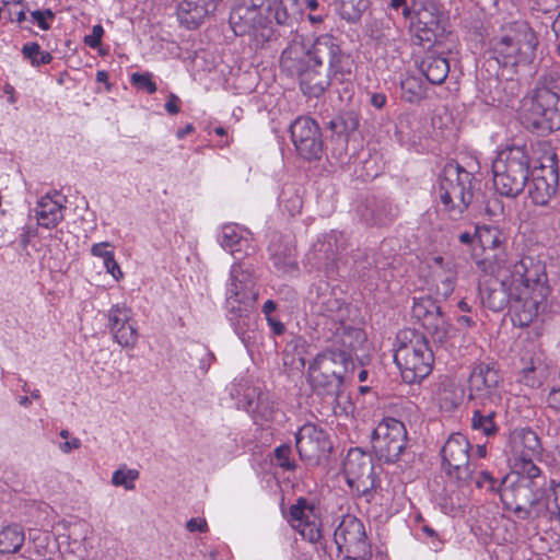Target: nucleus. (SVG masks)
<instances>
[{
	"label": "nucleus",
	"instance_id": "6e6d98bb",
	"mask_svg": "<svg viewBox=\"0 0 560 560\" xmlns=\"http://www.w3.org/2000/svg\"><path fill=\"white\" fill-rule=\"evenodd\" d=\"M109 246L110 244L108 242L93 244L91 247V254L95 257L103 258V261H105L106 257L112 256L114 254V252L106 249Z\"/></svg>",
	"mask_w": 560,
	"mask_h": 560
},
{
	"label": "nucleus",
	"instance_id": "cd10ccee",
	"mask_svg": "<svg viewBox=\"0 0 560 560\" xmlns=\"http://www.w3.org/2000/svg\"><path fill=\"white\" fill-rule=\"evenodd\" d=\"M220 0H183L177 9L180 24L189 30L197 28L203 20L217 10Z\"/></svg>",
	"mask_w": 560,
	"mask_h": 560
},
{
	"label": "nucleus",
	"instance_id": "4468645a",
	"mask_svg": "<svg viewBox=\"0 0 560 560\" xmlns=\"http://www.w3.org/2000/svg\"><path fill=\"white\" fill-rule=\"evenodd\" d=\"M372 457L360 448H351L343 462L348 486L359 495H366L375 486Z\"/></svg>",
	"mask_w": 560,
	"mask_h": 560
},
{
	"label": "nucleus",
	"instance_id": "69168bd1",
	"mask_svg": "<svg viewBox=\"0 0 560 560\" xmlns=\"http://www.w3.org/2000/svg\"><path fill=\"white\" fill-rule=\"evenodd\" d=\"M266 319H267V323H268L269 327L271 328V330H272V332L275 335L280 336V335H282L284 332L285 327H284V325L279 319H277V318H275L272 316L268 317Z\"/></svg>",
	"mask_w": 560,
	"mask_h": 560
},
{
	"label": "nucleus",
	"instance_id": "ddd939ff",
	"mask_svg": "<svg viewBox=\"0 0 560 560\" xmlns=\"http://www.w3.org/2000/svg\"><path fill=\"white\" fill-rule=\"evenodd\" d=\"M411 314L415 319L421 323L434 342L444 343L450 339L452 324L442 312L441 306L431 296L413 298Z\"/></svg>",
	"mask_w": 560,
	"mask_h": 560
},
{
	"label": "nucleus",
	"instance_id": "b1692460",
	"mask_svg": "<svg viewBox=\"0 0 560 560\" xmlns=\"http://www.w3.org/2000/svg\"><path fill=\"white\" fill-rule=\"evenodd\" d=\"M65 197L57 191L40 197L32 210L37 225L48 230L56 228L65 219Z\"/></svg>",
	"mask_w": 560,
	"mask_h": 560
},
{
	"label": "nucleus",
	"instance_id": "8fccbe9b",
	"mask_svg": "<svg viewBox=\"0 0 560 560\" xmlns=\"http://www.w3.org/2000/svg\"><path fill=\"white\" fill-rule=\"evenodd\" d=\"M104 30L102 25L97 24L92 27V32L84 37V44L90 48H97L101 45Z\"/></svg>",
	"mask_w": 560,
	"mask_h": 560
},
{
	"label": "nucleus",
	"instance_id": "f3484780",
	"mask_svg": "<svg viewBox=\"0 0 560 560\" xmlns=\"http://www.w3.org/2000/svg\"><path fill=\"white\" fill-rule=\"evenodd\" d=\"M295 446L303 460H319L331 451L328 433L311 422L303 424L295 433Z\"/></svg>",
	"mask_w": 560,
	"mask_h": 560
},
{
	"label": "nucleus",
	"instance_id": "f8f14e48",
	"mask_svg": "<svg viewBox=\"0 0 560 560\" xmlns=\"http://www.w3.org/2000/svg\"><path fill=\"white\" fill-rule=\"evenodd\" d=\"M469 452L470 443L462 433L451 434L441 450L443 470L462 485L468 483L474 478Z\"/></svg>",
	"mask_w": 560,
	"mask_h": 560
},
{
	"label": "nucleus",
	"instance_id": "7c9ffc66",
	"mask_svg": "<svg viewBox=\"0 0 560 560\" xmlns=\"http://www.w3.org/2000/svg\"><path fill=\"white\" fill-rule=\"evenodd\" d=\"M244 408L253 413L255 420L273 421L278 415V408L275 401L270 400L268 395L258 394L250 389L244 395Z\"/></svg>",
	"mask_w": 560,
	"mask_h": 560
},
{
	"label": "nucleus",
	"instance_id": "f03ea898",
	"mask_svg": "<svg viewBox=\"0 0 560 560\" xmlns=\"http://www.w3.org/2000/svg\"><path fill=\"white\" fill-rule=\"evenodd\" d=\"M280 67L287 75L298 80L304 95L319 97L332 79L346 80L351 74L352 62L336 37L322 34L310 44L302 36H295L283 49Z\"/></svg>",
	"mask_w": 560,
	"mask_h": 560
},
{
	"label": "nucleus",
	"instance_id": "79ce46f5",
	"mask_svg": "<svg viewBox=\"0 0 560 560\" xmlns=\"http://www.w3.org/2000/svg\"><path fill=\"white\" fill-rule=\"evenodd\" d=\"M535 89H544L549 93L560 95V73L557 70H550L542 74Z\"/></svg>",
	"mask_w": 560,
	"mask_h": 560
},
{
	"label": "nucleus",
	"instance_id": "0e129e2a",
	"mask_svg": "<svg viewBox=\"0 0 560 560\" xmlns=\"http://www.w3.org/2000/svg\"><path fill=\"white\" fill-rule=\"evenodd\" d=\"M179 98L175 94H171L167 102L165 103V109L171 115H176L179 113Z\"/></svg>",
	"mask_w": 560,
	"mask_h": 560
},
{
	"label": "nucleus",
	"instance_id": "3c124183",
	"mask_svg": "<svg viewBox=\"0 0 560 560\" xmlns=\"http://www.w3.org/2000/svg\"><path fill=\"white\" fill-rule=\"evenodd\" d=\"M31 15L33 20L37 23L38 27H40L44 31H47L50 28L49 23L46 21V19H54L55 14L50 9H47L45 11L35 10L31 12Z\"/></svg>",
	"mask_w": 560,
	"mask_h": 560
},
{
	"label": "nucleus",
	"instance_id": "c03bdc74",
	"mask_svg": "<svg viewBox=\"0 0 560 560\" xmlns=\"http://www.w3.org/2000/svg\"><path fill=\"white\" fill-rule=\"evenodd\" d=\"M194 354L198 358V369L205 375L208 373L210 366L215 361L214 354L203 345H196Z\"/></svg>",
	"mask_w": 560,
	"mask_h": 560
},
{
	"label": "nucleus",
	"instance_id": "c9c22d12",
	"mask_svg": "<svg viewBox=\"0 0 560 560\" xmlns=\"http://www.w3.org/2000/svg\"><path fill=\"white\" fill-rule=\"evenodd\" d=\"M370 3V0H339V14L347 22L355 23L360 21Z\"/></svg>",
	"mask_w": 560,
	"mask_h": 560
},
{
	"label": "nucleus",
	"instance_id": "dca6fc26",
	"mask_svg": "<svg viewBox=\"0 0 560 560\" xmlns=\"http://www.w3.org/2000/svg\"><path fill=\"white\" fill-rule=\"evenodd\" d=\"M340 555H371L363 523L354 515H342L334 532Z\"/></svg>",
	"mask_w": 560,
	"mask_h": 560
},
{
	"label": "nucleus",
	"instance_id": "a18cd8bd",
	"mask_svg": "<svg viewBox=\"0 0 560 560\" xmlns=\"http://www.w3.org/2000/svg\"><path fill=\"white\" fill-rule=\"evenodd\" d=\"M291 446L282 444L275 448V459L277 465L285 470H294L296 467L295 460L291 458Z\"/></svg>",
	"mask_w": 560,
	"mask_h": 560
},
{
	"label": "nucleus",
	"instance_id": "412c9836",
	"mask_svg": "<svg viewBox=\"0 0 560 560\" xmlns=\"http://www.w3.org/2000/svg\"><path fill=\"white\" fill-rule=\"evenodd\" d=\"M290 523L304 539L316 542L322 537L320 520L314 506L304 498H299L290 508Z\"/></svg>",
	"mask_w": 560,
	"mask_h": 560
},
{
	"label": "nucleus",
	"instance_id": "5fc2aeb1",
	"mask_svg": "<svg viewBox=\"0 0 560 560\" xmlns=\"http://www.w3.org/2000/svg\"><path fill=\"white\" fill-rule=\"evenodd\" d=\"M522 470L529 479H535L540 475V468L534 464V457H526V455H522Z\"/></svg>",
	"mask_w": 560,
	"mask_h": 560
},
{
	"label": "nucleus",
	"instance_id": "13d9d810",
	"mask_svg": "<svg viewBox=\"0 0 560 560\" xmlns=\"http://www.w3.org/2000/svg\"><path fill=\"white\" fill-rule=\"evenodd\" d=\"M369 103L376 109H382L387 102V96L381 92H369Z\"/></svg>",
	"mask_w": 560,
	"mask_h": 560
},
{
	"label": "nucleus",
	"instance_id": "423d86ee",
	"mask_svg": "<svg viewBox=\"0 0 560 560\" xmlns=\"http://www.w3.org/2000/svg\"><path fill=\"white\" fill-rule=\"evenodd\" d=\"M354 369L348 352L328 348L319 352L307 368V380L317 395L328 396L339 402L343 395L345 382Z\"/></svg>",
	"mask_w": 560,
	"mask_h": 560
},
{
	"label": "nucleus",
	"instance_id": "4d7b16f0",
	"mask_svg": "<svg viewBox=\"0 0 560 560\" xmlns=\"http://www.w3.org/2000/svg\"><path fill=\"white\" fill-rule=\"evenodd\" d=\"M186 528L190 533L200 532L206 533L208 530V525L205 518L201 517H192L186 523Z\"/></svg>",
	"mask_w": 560,
	"mask_h": 560
},
{
	"label": "nucleus",
	"instance_id": "393cba45",
	"mask_svg": "<svg viewBox=\"0 0 560 560\" xmlns=\"http://www.w3.org/2000/svg\"><path fill=\"white\" fill-rule=\"evenodd\" d=\"M558 171L553 166H542L539 173L532 174V179L526 184L528 196L535 205L545 206L558 189Z\"/></svg>",
	"mask_w": 560,
	"mask_h": 560
},
{
	"label": "nucleus",
	"instance_id": "a211bd4d",
	"mask_svg": "<svg viewBox=\"0 0 560 560\" xmlns=\"http://www.w3.org/2000/svg\"><path fill=\"white\" fill-rule=\"evenodd\" d=\"M132 316V310L124 303L114 304L107 312V328L114 341L122 348L133 349L138 342V328Z\"/></svg>",
	"mask_w": 560,
	"mask_h": 560
},
{
	"label": "nucleus",
	"instance_id": "2f4dec72",
	"mask_svg": "<svg viewBox=\"0 0 560 560\" xmlns=\"http://www.w3.org/2000/svg\"><path fill=\"white\" fill-rule=\"evenodd\" d=\"M273 267L282 275H294L298 271L295 248L289 244L271 243L269 246Z\"/></svg>",
	"mask_w": 560,
	"mask_h": 560
},
{
	"label": "nucleus",
	"instance_id": "a878e982",
	"mask_svg": "<svg viewBox=\"0 0 560 560\" xmlns=\"http://www.w3.org/2000/svg\"><path fill=\"white\" fill-rule=\"evenodd\" d=\"M219 243L236 259L243 256H250L255 253V245L250 233L237 224H225L219 235Z\"/></svg>",
	"mask_w": 560,
	"mask_h": 560
},
{
	"label": "nucleus",
	"instance_id": "774afa93",
	"mask_svg": "<svg viewBox=\"0 0 560 560\" xmlns=\"http://www.w3.org/2000/svg\"><path fill=\"white\" fill-rule=\"evenodd\" d=\"M552 493H553V501L558 511V514L560 515V481L555 482L552 481Z\"/></svg>",
	"mask_w": 560,
	"mask_h": 560
},
{
	"label": "nucleus",
	"instance_id": "7ed1b4c3",
	"mask_svg": "<svg viewBox=\"0 0 560 560\" xmlns=\"http://www.w3.org/2000/svg\"><path fill=\"white\" fill-rule=\"evenodd\" d=\"M257 298L253 265L246 261L233 264L226 282L225 308L234 332L246 348L256 342Z\"/></svg>",
	"mask_w": 560,
	"mask_h": 560
},
{
	"label": "nucleus",
	"instance_id": "72a5a7b5",
	"mask_svg": "<svg viewBox=\"0 0 560 560\" xmlns=\"http://www.w3.org/2000/svg\"><path fill=\"white\" fill-rule=\"evenodd\" d=\"M267 15L272 18L279 25H288L292 21L291 14L282 0H248Z\"/></svg>",
	"mask_w": 560,
	"mask_h": 560
},
{
	"label": "nucleus",
	"instance_id": "2eb2a0df",
	"mask_svg": "<svg viewBox=\"0 0 560 560\" xmlns=\"http://www.w3.org/2000/svg\"><path fill=\"white\" fill-rule=\"evenodd\" d=\"M291 140L305 160H319L324 150L322 131L311 117L300 116L290 126Z\"/></svg>",
	"mask_w": 560,
	"mask_h": 560
},
{
	"label": "nucleus",
	"instance_id": "37998d69",
	"mask_svg": "<svg viewBox=\"0 0 560 560\" xmlns=\"http://www.w3.org/2000/svg\"><path fill=\"white\" fill-rule=\"evenodd\" d=\"M280 203L290 215H295L302 209V198L295 191L283 190L279 197Z\"/></svg>",
	"mask_w": 560,
	"mask_h": 560
},
{
	"label": "nucleus",
	"instance_id": "f257e3e1",
	"mask_svg": "<svg viewBox=\"0 0 560 560\" xmlns=\"http://www.w3.org/2000/svg\"><path fill=\"white\" fill-rule=\"evenodd\" d=\"M489 271L495 273V279L480 288L483 306L500 312L511 305L514 324L528 326L549 293L545 265L526 256L509 266L490 267Z\"/></svg>",
	"mask_w": 560,
	"mask_h": 560
},
{
	"label": "nucleus",
	"instance_id": "58836bf2",
	"mask_svg": "<svg viewBox=\"0 0 560 560\" xmlns=\"http://www.w3.org/2000/svg\"><path fill=\"white\" fill-rule=\"evenodd\" d=\"M23 56L28 59L34 67L48 65L52 60V56L48 51L40 49L37 43H27L22 47Z\"/></svg>",
	"mask_w": 560,
	"mask_h": 560
},
{
	"label": "nucleus",
	"instance_id": "aec40b11",
	"mask_svg": "<svg viewBox=\"0 0 560 560\" xmlns=\"http://www.w3.org/2000/svg\"><path fill=\"white\" fill-rule=\"evenodd\" d=\"M500 499L504 509L512 511L521 520H529L533 513L535 495L528 483L515 482L503 485Z\"/></svg>",
	"mask_w": 560,
	"mask_h": 560
},
{
	"label": "nucleus",
	"instance_id": "de8ad7c7",
	"mask_svg": "<svg viewBox=\"0 0 560 560\" xmlns=\"http://www.w3.org/2000/svg\"><path fill=\"white\" fill-rule=\"evenodd\" d=\"M131 83L138 89L145 90L149 94H153L158 90L155 82L152 81V74L149 72L133 73Z\"/></svg>",
	"mask_w": 560,
	"mask_h": 560
},
{
	"label": "nucleus",
	"instance_id": "49530a36",
	"mask_svg": "<svg viewBox=\"0 0 560 560\" xmlns=\"http://www.w3.org/2000/svg\"><path fill=\"white\" fill-rule=\"evenodd\" d=\"M522 442L527 451L523 452L522 455H526V457H536L540 455L541 444L534 431H526L522 435Z\"/></svg>",
	"mask_w": 560,
	"mask_h": 560
},
{
	"label": "nucleus",
	"instance_id": "f704fd0d",
	"mask_svg": "<svg viewBox=\"0 0 560 560\" xmlns=\"http://www.w3.org/2000/svg\"><path fill=\"white\" fill-rule=\"evenodd\" d=\"M495 417L497 412L493 410L476 409L471 417V429L482 433L485 436H493L499 431L494 420Z\"/></svg>",
	"mask_w": 560,
	"mask_h": 560
},
{
	"label": "nucleus",
	"instance_id": "a19ab883",
	"mask_svg": "<svg viewBox=\"0 0 560 560\" xmlns=\"http://www.w3.org/2000/svg\"><path fill=\"white\" fill-rule=\"evenodd\" d=\"M139 478V471L137 469L127 468L124 466L113 472L112 483L115 487H122L126 490L135 489V480Z\"/></svg>",
	"mask_w": 560,
	"mask_h": 560
},
{
	"label": "nucleus",
	"instance_id": "338daca9",
	"mask_svg": "<svg viewBox=\"0 0 560 560\" xmlns=\"http://www.w3.org/2000/svg\"><path fill=\"white\" fill-rule=\"evenodd\" d=\"M305 343V340L301 337H294L291 341H289L285 346V352H289L290 350L298 351L299 348H303Z\"/></svg>",
	"mask_w": 560,
	"mask_h": 560
},
{
	"label": "nucleus",
	"instance_id": "4be33fe9",
	"mask_svg": "<svg viewBox=\"0 0 560 560\" xmlns=\"http://www.w3.org/2000/svg\"><path fill=\"white\" fill-rule=\"evenodd\" d=\"M476 235L485 253L483 261L480 264L486 265L488 261L489 268L509 266L511 264L505 259V253L502 247L504 236L500 229L489 225L478 226Z\"/></svg>",
	"mask_w": 560,
	"mask_h": 560
},
{
	"label": "nucleus",
	"instance_id": "e2e57ef3",
	"mask_svg": "<svg viewBox=\"0 0 560 560\" xmlns=\"http://www.w3.org/2000/svg\"><path fill=\"white\" fill-rule=\"evenodd\" d=\"M533 513L534 514L530 516L529 520L546 516L547 515V505L544 502H541L535 498V503H533Z\"/></svg>",
	"mask_w": 560,
	"mask_h": 560
},
{
	"label": "nucleus",
	"instance_id": "4c0bfd02",
	"mask_svg": "<svg viewBox=\"0 0 560 560\" xmlns=\"http://www.w3.org/2000/svg\"><path fill=\"white\" fill-rule=\"evenodd\" d=\"M329 128L338 133H350L359 127V117L353 112H347L329 121Z\"/></svg>",
	"mask_w": 560,
	"mask_h": 560
},
{
	"label": "nucleus",
	"instance_id": "5701e85b",
	"mask_svg": "<svg viewBox=\"0 0 560 560\" xmlns=\"http://www.w3.org/2000/svg\"><path fill=\"white\" fill-rule=\"evenodd\" d=\"M501 381L498 369L492 363L481 362L472 369L469 376V390L471 398L491 399L495 395Z\"/></svg>",
	"mask_w": 560,
	"mask_h": 560
},
{
	"label": "nucleus",
	"instance_id": "864d4df0",
	"mask_svg": "<svg viewBox=\"0 0 560 560\" xmlns=\"http://www.w3.org/2000/svg\"><path fill=\"white\" fill-rule=\"evenodd\" d=\"M104 268L107 273H109L116 281H119L122 279L124 273L118 265V262L115 259V255L106 257V260L104 261Z\"/></svg>",
	"mask_w": 560,
	"mask_h": 560
},
{
	"label": "nucleus",
	"instance_id": "1a4fd4ad",
	"mask_svg": "<svg viewBox=\"0 0 560 560\" xmlns=\"http://www.w3.org/2000/svg\"><path fill=\"white\" fill-rule=\"evenodd\" d=\"M390 16H399L420 44L433 43L440 32V16L432 0H388Z\"/></svg>",
	"mask_w": 560,
	"mask_h": 560
},
{
	"label": "nucleus",
	"instance_id": "603ef678",
	"mask_svg": "<svg viewBox=\"0 0 560 560\" xmlns=\"http://www.w3.org/2000/svg\"><path fill=\"white\" fill-rule=\"evenodd\" d=\"M422 533L430 539L429 544L434 551L441 550L444 541L441 539L439 533L429 525L421 527Z\"/></svg>",
	"mask_w": 560,
	"mask_h": 560
},
{
	"label": "nucleus",
	"instance_id": "680f3d73",
	"mask_svg": "<svg viewBox=\"0 0 560 560\" xmlns=\"http://www.w3.org/2000/svg\"><path fill=\"white\" fill-rule=\"evenodd\" d=\"M37 233V228L35 226H24L21 233V245L26 247L32 237H34Z\"/></svg>",
	"mask_w": 560,
	"mask_h": 560
},
{
	"label": "nucleus",
	"instance_id": "c85d7f7f",
	"mask_svg": "<svg viewBox=\"0 0 560 560\" xmlns=\"http://www.w3.org/2000/svg\"><path fill=\"white\" fill-rule=\"evenodd\" d=\"M332 318L335 319V317ZM336 319L339 320V326L336 328L331 346L328 347V349L338 352H348L349 357L353 359V352L365 340V334L360 328L346 325L341 320V316H337Z\"/></svg>",
	"mask_w": 560,
	"mask_h": 560
},
{
	"label": "nucleus",
	"instance_id": "9d476101",
	"mask_svg": "<svg viewBox=\"0 0 560 560\" xmlns=\"http://www.w3.org/2000/svg\"><path fill=\"white\" fill-rule=\"evenodd\" d=\"M523 121L527 128L540 133H550L560 129V95L544 89H535L524 102Z\"/></svg>",
	"mask_w": 560,
	"mask_h": 560
},
{
	"label": "nucleus",
	"instance_id": "c756f323",
	"mask_svg": "<svg viewBox=\"0 0 560 560\" xmlns=\"http://www.w3.org/2000/svg\"><path fill=\"white\" fill-rule=\"evenodd\" d=\"M418 68L432 84H442L451 70L447 57L443 52L438 51L436 48L425 52Z\"/></svg>",
	"mask_w": 560,
	"mask_h": 560
},
{
	"label": "nucleus",
	"instance_id": "0eeeda50",
	"mask_svg": "<svg viewBox=\"0 0 560 560\" xmlns=\"http://www.w3.org/2000/svg\"><path fill=\"white\" fill-rule=\"evenodd\" d=\"M530 162L525 145H511L501 150L492 162L495 191L512 199L522 194L529 179Z\"/></svg>",
	"mask_w": 560,
	"mask_h": 560
},
{
	"label": "nucleus",
	"instance_id": "bf43d9fd",
	"mask_svg": "<svg viewBox=\"0 0 560 560\" xmlns=\"http://www.w3.org/2000/svg\"><path fill=\"white\" fill-rule=\"evenodd\" d=\"M548 406L560 411V388H552L547 397Z\"/></svg>",
	"mask_w": 560,
	"mask_h": 560
},
{
	"label": "nucleus",
	"instance_id": "20e7f679",
	"mask_svg": "<svg viewBox=\"0 0 560 560\" xmlns=\"http://www.w3.org/2000/svg\"><path fill=\"white\" fill-rule=\"evenodd\" d=\"M479 182L457 163H447L434 188L436 210L450 220H460L471 205Z\"/></svg>",
	"mask_w": 560,
	"mask_h": 560
},
{
	"label": "nucleus",
	"instance_id": "6ab92c4d",
	"mask_svg": "<svg viewBox=\"0 0 560 560\" xmlns=\"http://www.w3.org/2000/svg\"><path fill=\"white\" fill-rule=\"evenodd\" d=\"M271 18L248 0H240L232 9L229 23L236 36L255 35Z\"/></svg>",
	"mask_w": 560,
	"mask_h": 560
},
{
	"label": "nucleus",
	"instance_id": "473e14b6",
	"mask_svg": "<svg viewBox=\"0 0 560 560\" xmlns=\"http://www.w3.org/2000/svg\"><path fill=\"white\" fill-rule=\"evenodd\" d=\"M25 541V532L22 525L10 523L0 529V555L18 553Z\"/></svg>",
	"mask_w": 560,
	"mask_h": 560
},
{
	"label": "nucleus",
	"instance_id": "39448f33",
	"mask_svg": "<svg viewBox=\"0 0 560 560\" xmlns=\"http://www.w3.org/2000/svg\"><path fill=\"white\" fill-rule=\"evenodd\" d=\"M394 362L407 384L423 381L432 372L434 354L425 336L415 329H401L396 335Z\"/></svg>",
	"mask_w": 560,
	"mask_h": 560
},
{
	"label": "nucleus",
	"instance_id": "e433bc0d",
	"mask_svg": "<svg viewBox=\"0 0 560 560\" xmlns=\"http://www.w3.org/2000/svg\"><path fill=\"white\" fill-rule=\"evenodd\" d=\"M401 97L413 103L423 97L425 88L422 80L416 75H406L400 82Z\"/></svg>",
	"mask_w": 560,
	"mask_h": 560
},
{
	"label": "nucleus",
	"instance_id": "ea45409f",
	"mask_svg": "<svg viewBox=\"0 0 560 560\" xmlns=\"http://www.w3.org/2000/svg\"><path fill=\"white\" fill-rule=\"evenodd\" d=\"M508 476L502 479L494 478L493 475L488 470H481L475 478L476 487L483 489L488 492L500 494L503 485L506 482Z\"/></svg>",
	"mask_w": 560,
	"mask_h": 560
},
{
	"label": "nucleus",
	"instance_id": "9b49d317",
	"mask_svg": "<svg viewBox=\"0 0 560 560\" xmlns=\"http://www.w3.org/2000/svg\"><path fill=\"white\" fill-rule=\"evenodd\" d=\"M375 456L386 464L401 459L408 445L407 430L400 420L384 418L371 433Z\"/></svg>",
	"mask_w": 560,
	"mask_h": 560
},
{
	"label": "nucleus",
	"instance_id": "bb28decb",
	"mask_svg": "<svg viewBox=\"0 0 560 560\" xmlns=\"http://www.w3.org/2000/svg\"><path fill=\"white\" fill-rule=\"evenodd\" d=\"M360 219L371 226H383L396 217V208L386 199L368 198L359 208Z\"/></svg>",
	"mask_w": 560,
	"mask_h": 560
},
{
	"label": "nucleus",
	"instance_id": "09e8293b",
	"mask_svg": "<svg viewBox=\"0 0 560 560\" xmlns=\"http://www.w3.org/2000/svg\"><path fill=\"white\" fill-rule=\"evenodd\" d=\"M456 277L453 272H448L438 284L436 293L447 299L454 291Z\"/></svg>",
	"mask_w": 560,
	"mask_h": 560
},
{
	"label": "nucleus",
	"instance_id": "6e6552de",
	"mask_svg": "<svg viewBox=\"0 0 560 560\" xmlns=\"http://www.w3.org/2000/svg\"><path fill=\"white\" fill-rule=\"evenodd\" d=\"M538 45L536 33L525 21H515L502 27L491 42L493 58L503 67L528 65Z\"/></svg>",
	"mask_w": 560,
	"mask_h": 560
},
{
	"label": "nucleus",
	"instance_id": "052dcab7",
	"mask_svg": "<svg viewBox=\"0 0 560 560\" xmlns=\"http://www.w3.org/2000/svg\"><path fill=\"white\" fill-rule=\"evenodd\" d=\"M81 447V441L78 438H72L69 441H66L59 445V448L62 453L69 454L73 450H78Z\"/></svg>",
	"mask_w": 560,
	"mask_h": 560
}]
</instances>
